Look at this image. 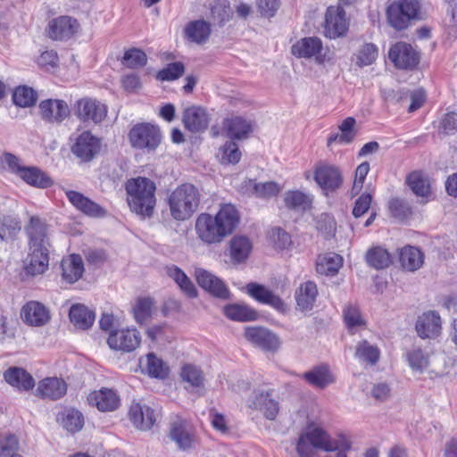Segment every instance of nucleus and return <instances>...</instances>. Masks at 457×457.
Instances as JSON below:
<instances>
[{
    "label": "nucleus",
    "instance_id": "37998d69",
    "mask_svg": "<svg viewBox=\"0 0 457 457\" xmlns=\"http://www.w3.org/2000/svg\"><path fill=\"white\" fill-rule=\"evenodd\" d=\"M305 436H309L312 446L316 450L326 452H333L337 450V442L331 440L330 436L321 428H314L304 432Z\"/></svg>",
    "mask_w": 457,
    "mask_h": 457
},
{
    "label": "nucleus",
    "instance_id": "6e6d98bb",
    "mask_svg": "<svg viewBox=\"0 0 457 457\" xmlns=\"http://www.w3.org/2000/svg\"><path fill=\"white\" fill-rule=\"evenodd\" d=\"M147 56L144 51L138 48H131L125 52L122 63L130 69L144 67L146 64Z\"/></svg>",
    "mask_w": 457,
    "mask_h": 457
},
{
    "label": "nucleus",
    "instance_id": "58836bf2",
    "mask_svg": "<svg viewBox=\"0 0 457 457\" xmlns=\"http://www.w3.org/2000/svg\"><path fill=\"white\" fill-rule=\"evenodd\" d=\"M223 312L229 320L240 322L253 321L258 318V312L245 304H228L224 307Z\"/></svg>",
    "mask_w": 457,
    "mask_h": 457
},
{
    "label": "nucleus",
    "instance_id": "4d7b16f0",
    "mask_svg": "<svg viewBox=\"0 0 457 457\" xmlns=\"http://www.w3.org/2000/svg\"><path fill=\"white\" fill-rule=\"evenodd\" d=\"M248 184L250 187H253V193L258 197L270 198L277 195L280 191L279 186L273 181L257 183L255 180L250 179Z\"/></svg>",
    "mask_w": 457,
    "mask_h": 457
},
{
    "label": "nucleus",
    "instance_id": "2eb2a0df",
    "mask_svg": "<svg viewBox=\"0 0 457 457\" xmlns=\"http://www.w3.org/2000/svg\"><path fill=\"white\" fill-rule=\"evenodd\" d=\"M272 393L273 390L256 389L248 403L250 408L259 410L270 420H274L279 411V403L272 397Z\"/></svg>",
    "mask_w": 457,
    "mask_h": 457
},
{
    "label": "nucleus",
    "instance_id": "1a4fd4ad",
    "mask_svg": "<svg viewBox=\"0 0 457 457\" xmlns=\"http://www.w3.org/2000/svg\"><path fill=\"white\" fill-rule=\"evenodd\" d=\"M40 118L46 123L61 124L71 113L68 104L62 99H46L39 103Z\"/></svg>",
    "mask_w": 457,
    "mask_h": 457
},
{
    "label": "nucleus",
    "instance_id": "0eeeda50",
    "mask_svg": "<svg viewBox=\"0 0 457 457\" xmlns=\"http://www.w3.org/2000/svg\"><path fill=\"white\" fill-rule=\"evenodd\" d=\"M388 58L400 70H414L420 61V52L411 44L397 42L390 47Z\"/></svg>",
    "mask_w": 457,
    "mask_h": 457
},
{
    "label": "nucleus",
    "instance_id": "79ce46f5",
    "mask_svg": "<svg viewBox=\"0 0 457 457\" xmlns=\"http://www.w3.org/2000/svg\"><path fill=\"white\" fill-rule=\"evenodd\" d=\"M21 229V221L17 215L8 214L0 218V241L14 240Z\"/></svg>",
    "mask_w": 457,
    "mask_h": 457
},
{
    "label": "nucleus",
    "instance_id": "412c9836",
    "mask_svg": "<svg viewBox=\"0 0 457 457\" xmlns=\"http://www.w3.org/2000/svg\"><path fill=\"white\" fill-rule=\"evenodd\" d=\"M314 179L326 191H335L341 186L343 178L339 169L332 165H320L316 168Z\"/></svg>",
    "mask_w": 457,
    "mask_h": 457
},
{
    "label": "nucleus",
    "instance_id": "de8ad7c7",
    "mask_svg": "<svg viewBox=\"0 0 457 457\" xmlns=\"http://www.w3.org/2000/svg\"><path fill=\"white\" fill-rule=\"evenodd\" d=\"M145 370L152 378H165L169 375L168 365L153 353L146 355Z\"/></svg>",
    "mask_w": 457,
    "mask_h": 457
},
{
    "label": "nucleus",
    "instance_id": "09e8293b",
    "mask_svg": "<svg viewBox=\"0 0 457 457\" xmlns=\"http://www.w3.org/2000/svg\"><path fill=\"white\" fill-rule=\"evenodd\" d=\"M37 98V92L27 86H20L16 87L12 94L13 103L20 107H29L34 105Z\"/></svg>",
    "mask_w": 457,
    "mask_h": 457
},
{
    "label": "nucleus",
    "instance_id": "6ab92c4d",
    "mask_svg": "<svg viewBox=\"0 0 457 457\" xmlns=\"http://www.w3.org/2000/svg\"><path fill=\"white\" fill-rule=\"evenodd\" d=\"M182 121L187 130L197 133L208 128L210 119L204 108L192 105L184 110Z\"/></svg>",
    "mask_w": 457,
    "mask_h": 457
},
{
    "label": "nucleus",
    "instance_id": "bf43d9fd",
    "mask_svg": "<svg viewBox=\"0 0 457 457\" xmlns=\"http://www.w3.org/2000/svg\"><path fill=\"white\" fill-rule=\"evenodd\" d=\"M389 211L393 217L403 220L412 214L411 206L401 198H393L389 201Z\"/></svg>",
    "mask_w": 457,
    "mask_h": 457
},
{
    "label": "nucleus",
    "instance_id": "aec40b11",
    "mask_svg": "<svg viewBox=\"0 0 457 457\" xmlns=\"http://www.w3.org/2000/svg\"><path fill=\"white\" fill-rule=\"evenodd\" d=\"M246 291L251 297L262 304L270 305L281 312L286 310L284 301L262 285L253 282L248 283Z\"/></svg>",
    "mask_w": 457,
    "mask_h": 457
},
{
    "label": "nucleus",
    "instance_id": "6e6552de",
    "mask_svg": "<svg viewBox=\"0 0 457 457\" xmlns=\"http://www.w3.org/2000/svg\"><path fill=\"white\" fill-rule=\"evenodd\" d=\"M101 150V139L90 131L79 134L71 145V153L82 162H91Z\"/></svg>",
    "mask_w": 457,
    "mask_h": 457
},
{
    "label": "nucleus",
    "instance_id": "a19ab883",
    "mask_svg": "<svg viewBox=\"0 0 457 457\" xmlns=\"http://www.w3.org/2000/svg\"><path fill=\"white\" fill-rule=\"evenodd\" d=\"M342 257L337 253L320 255L316 262V270L320 275L334 276L342 266Z\"/></svg>",
    "mask_w": 457,
    "mask_h": 457
},
{
    "label": "nucleus",
    "instance_id": "680f3d73",
    "mask_svg": "<svg viewBox=\"0 0 457 457\" xmlns=\"http://www.w3.org/2000/svg\"><path fill=\"white\" fill-rule=\"evenodd\" d=\"M185 66L180 62L169 63L164 69L157 73V79L162 81L174 80L181 77L184 73Z\"/></svg>",
    "mask_w": 457,
    "mask_h": 457
},
{
    "label": "nucleus",
    "instance_id": "f3484780",
    "mask_svg": "<svg viewBox=\"0 0 457 457\" xmlns=\"http://www.w3.org/2000/svg\"><path fill=\"white\" fill-rule=\"evenodd\" d=\"M245 337L250 343L265 351H276L280 345L278 336L265 328H246Z\"/></svg>",
    "mask_w": 457,
    "mask_h": 457
},
{
    "label": "nucleus",
    "instance_id": "49530a36",
    "mask_svg": "<svg viewBox=\"0 0 457 457\" xmlns=\"http://www.w3.org/2000/svg\"><path fill=\"white\" fill-rule=\"evenodd\" d=\"M366 261L370 267L376 270L387 268L392 262L390 253L381 246H375L368 250Z\"/></svg>",
    "mask_w": 457,
    "mask_h": 457
},
{
    "label": "nucleus",
    "instance_id": "69168bd1",
    "mask_svg": "<svg viewBox=\"0 0 457 457\" xmlns=\"http://www.w3.org/2000/svg\"><path fill=\"white\" fill-rule=\"evenodd\" d=\"M270 238L272 244L278 249H286L292 243L290 235L281 228H272L270 232Z\"/></svg>",
    "mask_w": 457,
    "mask_h": 457
},
{
    "label": "nucleus",
    "instance_id": "c756f323",
    "mask_svg": "<svg viewBox=\"0 0 457 457\" xmlns=\"http://www.w3.org/2000/svg\"><path fill=\"white\" fill-rule=\"evenodd\" d=\"M170 436L181 450L193 448L196 442L195 434L182 420H178L171 424Z\"/></svg>",
    "mask_w": 457,
    "mask_h": 457
},
{
    "label": "nucleus",
    "instance_id": "e433bc0d",
    "mask_svg": "<svg viewBox=\"0 0 457 457\" xmlns=\"http://www.w3.org/2000/svg\"><path fill=\"white\" fill-rule=\"evenodd\" d=\"M252 243L245 236H236L230 240L229 250L231 260L235 263L244 262L252 251Z\"/></svg>",
    "mask_w": 457,
    "mask_h": 457
},
{
    "label": "nucleus",
    "instance_id": "5fc2aeb1",
    "mask_svg": "<svg viewBox=\"0 0 457 457\" xmlns=\"http://www.w3.org/2000/svg\"><path fill=\"white\" fill-rule=\"evenodd\" d=\"M153 300L150 297L138 298L132 311L137 322H145L152 314Z\"/></svg>",
    "mask_w": 457,
    "mask_h": 457
},
{
    "label": "nucleus",
    "instance_id": "423d86ee",
    "mask_svg": "<svg viewBox=\"0 0 457 457\" xmlns=\"http://www.w3.org/2000/svg\"><path fill=\"white\" fill-rule=\"evenodd\" d=\"M107 106L101 101L83 97L74 104V114L84 123L100 124L107 116Z\"/></svg>",
    "mask_w": 457,
    "mask_h": 457
},
{
    "label": "nucleus",
    "instance_id": "39448f33",
    "mask_svg": "<svg viewBox=\"0 0 457 457\" xmlns=\"http://www.w3.org/2000/svg\"><path fill=\"white\" fill-rule=\"evenodd\" d=\"M128 137L131 147L147 152L154 151L162 142L159 127L147 122L134 125Z\"/></svg>",
    "mask_w": 457,
    "mask_h": 457
},
{
    "label": "nucleus",
    "instance_id": "bb28decb",
    "mask_svg": "<svg viewBox=\"0 0 457 457\" xmlns=\"http://www.w3.org/2000/svg\"><path fill=\"white\" fill-rule=\"evenodd\" d=\"M318 296L317 285L313 281L302 283L295 290V302L298 310L310 312L314 307Z\"/></svg>",
    "mask_w": 457,
    "mask_h": 457
},
{
    "label": "nucleus",
    "instance_id": "f8f14e48",
    "mask_svg": "<svg viewBox=\"0 0 457 457\" xmlns=\"http://www.w3.org/2000/svg\"><path fill=\"white\" fill-rule=\"evenodd\" d=\"M140 342V333L137 329L129 328L112 331L107 339L112 349L128 353L138 347Z\"/></svg>",
    "mask_w": 457,
    "mask_h": 457
},
{
    "label": "nucleus",
    "instance_id": "9b49d317",
    "mask_svg": "<svg viewBox=\"0 0 457 457\" xmlns=\"http://www.w3.org/2000/svg\"><path fill=\"white\" fill-rule=\"evenodd\" d=\"M195 276L199 287L213 297L221 300L229 299V289L220 278L204 269H196Z\"/></svg>",
    "mask_w": 457,
    "mask_h": 457
},
{
    "label": "nucleus",
    "instance_id": "c9c22d12",
    "mask_svg": "<svg viewBox=\"0 0 457 457\" xmlns=\"http://www.w3.org/2000/svg\"><path fill=\"white\" fill-rule=\"evenodd\" d=\"M71 322L79 329L89 328L95 320V312L80 303L73 304L69 312Z\"/></svg>",
    "mask_w": 457,
    "mask_h": 457
},
{
    "label": "nucleus",
    "instance_id": "4be33fe9",
    "mask_svg": "<svg viewBox=\"0 0 457 457\" xmlns=\"http://www.w3.org/2000/svg\"><path fill=\"white\" fill-rule=\"evenodd\" d=\"M129 420L141 430L150 429L156 421V413L146 404L134 403L129 408Z\"/></svg>",
    "mask_w": 457,
    "mask_h": 457
},
{
    "label": "nucleus",
    "instance_id": "774afa93",
    "mask_svg": "<svg viewBox=\"0 0 457 457\" xmlns=\"http://www.w3.org/2000/svg\"><path fill=\"white\" fill-rule=\"evenodd\" d=\"M354 125L355 120L353 117H348L343 120V122L339 126V129L341 131L340 143L349 144L353 140L355 136V133L353 131Z\"/></svg>",
    "mask_w": 457,
    "mask_h": 457
},
{
    "label": "nucleus",
    "instance_id": "f704fd0d",
    "mask_svg": "<svg viewBox=\"0 0 457 457\" xmlns=\"http://www.w3.org/2000/svg\"><path fill=\"white\" fill-rule=\"evenodd\" d=\"M25 183L37 188L50 187L54 181L42 170L35 166H26L19 176Z\"/></svg>",
    "mask_w": 457,
    "mask_h": 457
},
{
    "label": "nucleus",
    "instance_id": "8fccbe9b",
    "mask_svg": "<svg viewBox=\"0 0 457 457\" xmlns=\"http://www.w3.org/2000/svg\"><path fill=\"white\" fill-rule=\"evenodd\" d=\"M220 162L222 164H237L241 159L238 145L232 139L226 141L220 148Z\"/></svg>",
    "mask_w": 457,
    "mask_h": 457
},
{
    "label": "nucleus",
    "instance_id": "b1692460",
    "mask_svg": "<svg viewBox=\"0 0 457 457\" xmlns=\"http://www.w3.org/2000/svg\"><path fill=\"white\" fill-rule=\"evenodd\" d=\"M87 401L90 405L96 406L101 411H112L118 408L120 403L117 394L109 388H102L90 393Z\"/></svg>",
    "mask_w": 457,
    "mask_h": 457
},
{
    "label": "nucleus",
    "instance_id": "2f4dec72",
    "mask_svg": "<svg viewBox=\"0 0 457 457\" xmlns=\"http://www.w3.org/2000/svg\"><path fill=\"white\" fill-rule=\"evenodd\" d=\"M62 278L68 283L78 281L83 272L84 264L82 258L79 254H71L61 262Z\"/></svg>",
    "mask_w": 457,
    "mask_h": 457
},
{
    "label": "nucleus",
    "instance_id": "13d9d810",
    "mask_svg": "<svg viewBox=\"0 0 457 457\" xmlns=\"http://www.w3.org/2000/svg\"><path fill=\"white\" fill-rule=\"evenodd\" d=\"M211 17L220 26H223L231 18L230 7L223 1H215L211 5Z\"/></svg>",
    "mask_w": 457,
    "mask_h": 457
},
{
    "label": "nucleus",
    "instance_id": "393cba45",
    "mask_svg": "<svg viewBox=\"0 0 457 457\" xmlns=\"http://www.w3.org/2000/svg\"><path fill=\"white\" fill-rule=\"evenodd\" d=\"M322 50V41L317 37H303L296 41L291 47L292 54L297 58L309 59L315 57L319 62L318 54Z\"/></svg>",
    "mask_w": 457,
    "mask_h": 457
},
{
    "label": "nucleus",
    "instance_id": "c85d7f7f",
    "mask_svg": "<svg viewBox=\"0 0 457 457\" xmlns=\"http://www.w3.org/2000/svg\"><path fill=\"white\" fill-rule=\"evenodd\" d=\"M69 201L78 210L91 217H102L104 215V210L96 203L83 195L77 191L70 190L66 192Z\"/></svg>",
    "mask_w": 457,
    "mask_h": 457
},
{
    "label": "nucleus",
    "instance_id": "3c124183",
    "mask_svg": "<svg viewBox=\"0 0 457 457\" xmlns=\"http://www.w3.org/2000/svg\"><path fill=\"white\" fill-rule=\"evenodd\" d=\"M18 450L19 440L15 435H0V457H21Z\"/></svg>",
    "mask_w": 457,
    "mask_h": 457
},
{
    "label": "nucleus",
    "instance_id": "c03bdc74",
    "mask_svg": "<svg viewBox=\"0 0 457 457\" xmlns=\"http://www.w3.org/2000/svg\"><path fill=\"white\" fill-rule=\"evenodd\" d=\"M406 182L412 192L423 198H428L431 195L430 182L427 176L420 171H413L407 177Z\"/></svg>",
    "mask_w": 457,
    "mask_h": 457
},
{
    "label": "nucleus",
    "instance_id": "f257e3e1",
    "mask_svg": "<svg viewBox=\"0 0 457 457\" xmlns=\"http://www.w3.org/2000/svg\"><path fill=\"white\" fill-rule=\"evenodd\" d=\"M239 220L236 207L230 204H223L215 216L201 213L195 222V231L203 242L218 244L234 232Z\"/></svg>",
    "mask_w": 457,
    "mask_h": 457
},
{
    "label": "nucleus",
    "instance_id": "ddd939ff",
    "mask_svg": "<svg viewBox=\"0 0 457 457\" xmlns=\"http://www.w3.org/2000/svg\"><path fill=\"white\" fill-rule=\"evenodd\" d=\"M415 329L422 339H435L442 330L441 317L436 311H428L418 317Z\"/></svg>",
    "mask_w": 457,
    "mask_h": 457
},
{
    "label": "nucleus",
    "instance_id": "0e129e2a",
    "mask_svg": "<svg viewBox=\"0 0 457 457\" xmlns=\"http://www.w3.org/2000/svg\"><path fill=\"white\" fill-rule=\"evenodd\" d=\"M407 361L413 370L423 371L428 366V358L420 348L413 349L407 353Z\"/></svg>",
    "mask_w": 457,
    "mask_h": 457
},
{
    "label": "nucleus",
    "instance_id": "20e7f679",
    "mask_svg": "<svg viewBox=\"0 0 457 457\" xmlns=\"http://www.w3.org/2000/svg\"><path fill=\"white\" fill-rule=\"evenodd\" d=\"M420 11L419 0H395L386 8V20L395 29L403 30L419 19Z\"/></svg>",
    "mask_w": 457,
    "mask_h": 457
},
{
    "label": "nucleus",
    "instance_id": "7ed1b4c3",
    "mask_svg": "<svg viewBox=\"0 0 457 457\" xmlns=\"http://www.w3.org/2000/svg\"><path fill=\"white\" fill-rule=\"evenodd\" d=\"M199 202L197 188L192 184H182L168 198L171 217L176 220H188L196 212Z\"/></svg>",
    "mask_w": 457,
    "mask_h": 457
},
{
    "label": "nucleus",
    "instance_id": "7c9ffc66",
    "mask_svg": "<svg viewBox=\"0 0 457 457\" xmlns=\"http://www.w3.org/2000/svg\"><path fill=\"white\" fill-rule=\"evenodd\" d=\"M21 318L24 322L32 326H43L49 320L46 307L38 302H29L22 307Z\"/></svg>",
    "mask_w": 457,
    "mask_h": 457
},
{
    "label": "nucleus",
    "instance_id": "e2e57ef3",
    "mask_svg": "<svg viewBox=\"0 0 457 457\" xmlns=\"http://www.w3.org/2000/svg\"><path fill=\"white\" fill-rule=\"evenodd\" d=\"M378 57V48L374 44H365L359 50L357 54V64L359 66L370 65Z\"/></svg>",
    "mask_w": 457,
    "mask_h": 457
},
{
    "label": "nucleus",
    "instance_id": "338daca9",
    "mask_svg": "<svg viewBox=\"0 0 457 457\" xmlns=\"http://www.w3.org/2000/svg\"><path fill=\"white\" fill-rule=\"evenodd\" d=\"M344 319L349 328L362 326L365 324L357 307L348 305L344 310Z\"/></svg>",
    "mask_w": 457,
    "mask_h": 457
},
{
    "label": "nucleus",
    "instance_id": "a878e982",
    "mask_svg": "<svg viewBox=\"0 0 457 457\" xmlns=\"http://www.w3.org/2000/svg\"><path fill=\"white\" fill-rule=\"evenodd\" d=\"M4 380L20 391H29L35 386V379L24 369L10 367L4 372Z\"/></svg>",
    "mask_w": 457,
    "mask_h": 457
},
{
    "label": "nucleus",
    "instance_id": "864d4df0",
    "mask_svg": "<svg viewBox=\"0 0 457 457\" xmlns=\"http://www.w3.org/2000/svg\"><path fill=\"white\" fill-rule=\"evenodd\" d=\"M62 425L69 432L79 431L84 425L82 413L74 409L67 411L62 419Z\"/></svg>",
    "mask_w": 457,
    "mask_h": 457
},
{
    "label": "nucleus",
    "instance_id": "ea45409f",
    "mask_svg": "<svg viewBox=\"0 0 457 457\" xmlns=\"http://www.w3.org/2000/svg\"><path fill=\"white\" fill-rule=\"evenodd\" d=\"M185 34L190 41L203 44L211 35V26L204 20L190 21L185 28Z\"/></svg>",
    "mask_w": 457,
    "mask_h": 457
},
{
    "label": "nucleus",
    "instance_id": "052dcab7",
    "mask_svg": "<svg viewBox=\"0 0 457 457\" xmlns=\"http://www.w3.org/2000/svg\"><path fill=\"white\" fill-rule=\"evenodd\" d=\"M285 204L292 210H305L309 205L308 196L301 191H288L285 194Z\"/></svg>",
    "mask_w": 457,
    "mask_h": 457
},
{
    "label": "nucleus",
    "instance_id": "4c0bfd02",
    "mask_svg": "<svg viewBox=\"0 0 457 457\" xmlns=\"http://www.w3.org/2000/svg\"><path fill=\"white\" fill-rule=\"evenodd\" d=\"M167 274L179 287L181 291L189 298L197 296V289L187 274L178 266L171 265L167 267Z\"/></svg>",
    "mask_w": 457,
    "mask_h": 457
},
{
    "label": "nucleus",
    "instance_id": "f03ea898",
    "mask_svg": "<svg viewBox=\"0 0 457 457\" xmlns=\"http://www.w3.org/2000/svg\"><path fill=\"white\" fill-rule=\"evenodd\" d=\"M127 202L131 210L143 219L152 218L156 205V185L145 177H137L126 182Z\"/></svg>",
    "mask_w": 457,
    "mask_h": 457
},
{
    "label": "nucleus",
    "instance_id": "9d476101",
    "mask_svg": "<svg viewBox=\"0 0 457 457\" xmlns=\"http://www.w3.org/2000/svg\"><path fill=\"white\" fill-rule=\"evenodd\" d=\"M345 10L339 6H329L325 15V35L335 39L343 37L348 30L349 22Z\"/></svg>",
    "mask_w": 457,
    "mask_h": 457
},
{
    "label": "nucleus",
    "instance_id": "473e14b6",
    "mask_svg": "<svg viewBox=\"0 0 457 457\" xmlns=\"http://www.w3.org/2000/svg\"><path fill=\"white\" fill-rule=\"evenodd\" d=\"M401 266L408 271L419 270L424 262V254L417 247L405 245L399 251Z\"/></svg>",
    "mask_w": 457,
    "mask_h": 457
},
{
    "label": "nucleus",
    "instance_id": "dca6fc26",
    "mask_svg": "<svg viewBox=\"0 0 457 457\" xmlns=\"http://www.w3.org/2000/svg\"><path fill=\"white\" fill-rule=\"evenodd\" d=\"M223 129L232 140L246 139L253 130V122L240 115H231L224 119Z\"/></svg>",
    "mask_w": 457,
    "mask_h": 457
},
{
    "label": "nucleus",
    "instance_id": "72a5a7b5",
    "mask_svg": "<svg viewBox=\"0 0 457 457\" xmlns=\"http://www.w3.org/2000/svg\"><path fill=\"white\" fill-rule=\"evenodd\" d=\"M303 378L312 386L320 389L327 387L334 382L328 365H319L303 374Z\"/></svg>",
    "mask_w": 457,
    "mask_h": 457
},
{
    "label": "nucleus",
    "instance_id": "4468645a",
    "mask_svg": "<svg viewBox=\"0 0 457 457\" xmlns=\"http://www.w3.org/2000/svg\"><path fill=\"white\" fill-rule=\"evenodd\" d=\"M29 238V248L49 250L50 242L47 226L39 217L32 216L25 228Z\"/></svg>",
    "mask_w": 457,
    "mask_h": 457
},
{
    "label": "nucleus",
    "instance_id": "cd10ccee",
    "mask_svg": "<svg viewBox=\"0 0 457 457\" xmlns=\"http://www.w3.org/2000/svg\"><path fill=\"white\" fill-rule=\"evenodd\" d=\"M29 253L25 261V270L28 274L36 276L43 274L49 264V250L29 248Z\"/></svg>",
    "mask_w": 457,
    "mask_h": 457
},
{
    "label": "nucleus",
    "instance_id": "5701e85b",
    "mask_svg": "<svg viewBox=\"0 0 457 457\" xmlns=\"http://www.w3.org/2000/svg\"><path fill=\"white\" fill-rule=\"evenodd\" d=\"M67 392V384L56 377L46 378L38 382L36 395L41 398L58 400Z\"/></svg>",
    "mask_w": 457,
    "mask_h": 457
},
{
    "label": "nucleus",
    "instance_id": "603ef678",
    "mask_svg": "<svg viewBox=\"0 0 457 457\" xmlns=\"http://www.w3.org/2000/svg\"><path fill=\"white\" fill-rule=\"evenodd\" d=\"M180 376L183 381L193 387H201L204 385V375L202 370L193 364H186L182 367Z\"/></svg>",
    "mask_w": 457,
    "mask_h": 457
},
{
    "label": "nucleus",
    "instance_id": "a211bd4d",
    "mask_svg": "<svg viewBox=\"0 0 457 457\" xmlns=\"http://www.w3.org/2000/svg\"><path fill=\"white\" fill-rule=\"evenodd\" d=\"M78 21L71 16H60L48 23V36L54 40H67L77 33Z\"/></svg>",
    "mask_w": 457,
    "mask_h": 457
},
{
    "label": "nucleus",
    "instance_id": "a18cd8bd",
    "mask_svg": "<svg viewBox=\"0 0 457 457\" xmlns=\"http://www.w3.org/2000/svg\"><path fill=\"white\" fill-rule=\"evenodd\" d=\"M354 355L360 361L373 366L380 358V351L377 345L370 344L367 340H361L356 345Z\"/></svg>",
    "mask_w": 457,
    "mask_h": 457
}]
</instances>
